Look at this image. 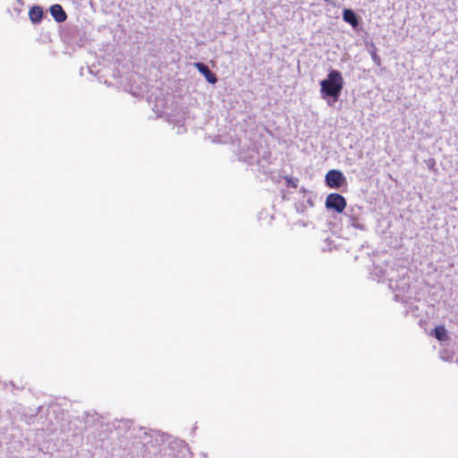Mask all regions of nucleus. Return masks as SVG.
I'll return each mask as SVG.
<instances>
[{"label": "nucleus", "mask_w": 458, "mask_h": 458, "mask_svg": "<svg viewBox=\"0 0 458 458\" xmlns=\"http://www.w3.org/2000/svg\"><path fill=\"white\" fill-rule=\"evenodd\" d=\"M344 84L341 72L337 70H331L327 77L320 81L321 98L327 100L329 106L334 105L340 98Z\"/></svg>", "instance_id": "obj_1"}, {"label": "nucleus", "mask_w": 458, "mask_h": 458, "mask_svg": "<svg viewBox=\"0 0 458 458\" xmlns=\"http://www.w3.org/2000/svg\"><path fill=\"white\" fill-rule=\"evenodd\" d=\"M408 270L405 267L394 269L391 267V272L388 273L389 288L393 292H398L394 295L396 301H403V293H407L410 289V278L406 276Z\"/></svg>", "instance_id": "obj_2"}, {"label": "nucleus", "mask_w": 458, "mask_h": 458, "mask_svg": "<svg viewBox=\"0 0 458 458\" xmlns=\"http://www.w3.org/2000/svg\"><path fill=\"white\" fill-rule=\"evenodd\" d=\"M326 208L342 213L346 207V199L339 193H330L326 199Z\"/></svg>", "instance_id": "obj_3"}, {"label": "nucleus", "mask_w": 458, "mask_h": 458, "mask_svg": "<svg viewBox=\"0 0 458 458\" xmlns=\"http://www.w3.org/2000/svg\"><path fill=\"white\" fill-rule=\"evenodd\" d=\"M325 181L328 187L339 189L346 182V178L341 171L333 169L327 173Z\"/></svg>", "instance_id": "obj_4"}, {"label": "nucleus", "mask_w": 458, "mask_h": 458, "mask_svg": "<svg viewBox=\"0 0 458 458\" xmlns=\"http://www.w3.org/2000/svg\"><path fill=\"white\" fill-rule=\"evenodd\" d=\"M195 66L209 83L215 84L217 81L216 75L211 72L207 64L203 63H195Z\"/></svg>", "instance_id": "obj_5"}, {"label": "nucleus", "mask_w": 458, "mask_h": 458, "mask_svg": "<svg viewBox=\"0 0 458 458\" xmlns=\"http://www.w3.org/2000/svg\"><path fill=\"white\" fill-rule=\"evenodd\" d=\"M343 19L349 23L353 29H357L360 25L358 15L352 9H344L343 12Z\"/></svg>", "instance_id": "obj_6"}, {"label": "nucleus", "mask_w": 458, "mask_h": 458, "mask_svg": "<svg viewBox=\"0 0 458 458\" xmlns=\"http://www.w3.org/2000/svg\"><path fill=\"white\" fill-rule=\"evenodd\" d=\"M50 13L56 22H63L67 19V15L61 4H55L50 6Z\"/></svg>", "instance_id": "obj_7"}, {"label": "nucleus", "mask_w": 458, "mask_h": 458, "mask_svg": "<svg viewBox=\"0 0 458 458\" xmlns=\"http://www.w3.org/2000/svg\"><path fill=\"white\" fill-rule=\"evenodd\" d=\"M43 9L40 6H33L29 12V16L33 23H38L43 17Z\"/></svg>", "instance_id": "obj_8"}, {"label": "nucleus", "mask_w": 458, "mask_h": 458, "mask_svg": "<svg viewBox=\"0 0 458 458\" xmlns=\"http://www.w3.org/2000/svg\"><path fill=\"white\" fill-rule=\"evenodd\" d=\"M391 272L390 269L384 270L381 267L376 266L372 271V275L377 277L378 282H382L385 280L388 281V273Z\"/></svg>", "instance_id": "obj_9"}, {"label": "nucleus", "mask_w": 458, "mask_h": 458, "mask_svg": "<svg viewBox=\"0 0 458 458\" xmlns=\"http://www.w3.org/2000/svg\"><path fill=\"white\" fill-rule=\"evenodd\" d=\"M434 336L439 341H446L448 339L447 331L443 326L435 327Z\"/></svg>", "instance_id": "obj_10"}, {"label": "nucleus", "mask_w": 458, "mask_h": 458, "mask_svg": "<svg viewBox=\"0 0 458 458\" xmlns=\"http://www.w3.org/2000/svg\"><path fill=\"white\" fill-rule=\"evenodd\" d=\"M285 180H286V182H287V186L293 187V188H297L298 182H299V180L297 178L286 176Z\"/></svg>", "instance_id": "obj_11"}, {"label": "nucleus", "mask_w": 458, "mask_h": 458, "mask_svg": "<svg viewBox=\"0 0 458 458\" xmlns=\"http://www.w3.org/2000/svg\"><path fill=\"white\" fill-rule=\"evenodd\" d=\"M370 55H371V58L373 60V62L377 64V65H380L381 64V60H380V57L377 55L376 53V49H374L373 51L370 52Z\"/></svg>", "instance_id": "obj_12"}, {"label": "nucleus", "mask_w": 458, "mask_h": 458, "mask_svg": "<svg viewBox=\"0 0 458 458\" xmlns=\"http://www.w3.org/2000/svg\"><path fill=\"white\" fill-rule=\"evenodd\" d=\"M431 163L428 165V167L429 168H432L435 165L434 161H430Z\"/></svg>", "instance_id": "obj_13"}, {"label": "nucleus", "mask_w": 458, "mask_h": 458, "mask_svg": "<svg viewBox=\"0 0 458 458\" xmlns=\"http://www.w3.org/2000/svg\"><path fill=\"white\" fill-rule=\"evenodd\" d=\"M19 4H21L20 0H16Z\"/></svg>", "instance_id": "obj_14"}]
</instances>
